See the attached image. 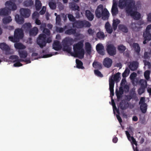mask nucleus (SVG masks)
<instances>
[{"label": "nucleus", "mask_w": 151, "mask_h": 151, "mask_svg": "<svg viewBox=\"0 0 151 151\" xmlns=\"http://www.w3.org/2000/svg\"><path fill=\"white\" fill-rule=\"evenodd\" d=\"M83 42L80 41L73 45L74 52L70 53L71 55L76 58L80 59L83 58L84 55V51L83 49Z\"/></svg>", "instance_id": "obj_1"}, {"label": "nucleus", "mask_w": 151, "mask_h": 151, "mask_svg": "<svg viewBox=\"0 0 151 151\" xmlns=\"http://www.w3.org/2000/svg\"><path fill=\"white\" fill-rule=\"evenodd\" d=\"M95 15L97 18H101L104 20H107L109 17V13L107 9L104 8L102 4L99 5L95 10Z\"/></svg>", "instance_id": "obj_2"}, {"label": "nucleus", "mask_w": 151, "mask_h": 151, "mask_svg": "<svg viewBox=\"0 0 151 151\" xmlns=\"http://www.w3.org/2000/svg\"><path fill=\"white\" fill-rule=\"evenodd\" d=\"M73 41L71 38L67 37L64 39L62 42L63 50L69 53H71L72 48L70 46L73 44Z\"/></svg>", "instance_id": "obj_3"}, {"label": "nucleus", "mask_w": 151, "mask_h": 151, "mask_svg": "<svg viewBox=\"0 0 151 151\" xmlns=\"http://www.w3.org/2000/svg\"><path fill=\"white\" fill-rule=\"evenodd\" d=\"M24 36L23 31L22 29L18 28L15 30L14 37L9 36V39L13 42H16L22 39Z\"/></svg>", "instance_id": "obj_4"}, {"label": "nucleus", "mask_w": 151, "mask_h": 151, "mask_svg": "<svg viewBox=\"0 0 151 151\" xmlns=\"http://www.w3.org/2000/svg\"><path fill=\"white\" fill-rule=\"evenodd\" d=\"M46 38V35L45 34H41L39 35L37 40V43L41 48H42L45 46L47 43H50L51 42L52 40L50 37L47 38V40Z\"/></svg>", "instance_id": "obj_5"}, {"label": "nucleus", "mask_w": 151, "mask_h": 151, "mask_svg": "<svg viewBox=\"0 0 151 151\" xmlns=\"http://www.w3.org/2000/svg\"><path fill=\"white\" fill-rule=\"evenodd\" d=\"M135 4L133 0H119V6L120 8L126 7V12Z\"/></svg>", "instance_id": "obj_6"}, {"label": "nucleus", "mask_w": 151, "mask_h": 151, "mask_svg": "<svg viewBox=\"0 0 151 151\" xmlns=\"http://www.w3.org/2000/svg\"><path fill=\"white\" fill-rule=\"evenodd\" d=\"M136 7L134 4L131 8L128 10L126 13L131 16L134 19L138 20L140 18V14L139 12L136 11Z\"/></svg>", "instance_id": "obj_7"}, {"label": "nucleus", "mask_w": 151, "mask_h": 151, "mask_svg": "<svg viewBox=\"0 0 151 151\" xmlns=\"http://www.w3.org/2000/svg\"><path fill=\"white\" fill-rule=\"evenodd\" d=\"M143 35L144 39L143 42V44H146L151 40V24L147 26L145 31L143 32Z\"/></svg>", "instance_id": "obj_8"}, {"label": "nucleus", "mask_w": 151, "mask_h": 151, "mask_svg": "<svg viewBox=\"0 0 151 151\" xmlns=\"http://www.w3.org/2000/svg\"><path fill=\"white\" fill-rule=\"evenodd\" d=\"M137 75V73L134 72L132 73L130 76V79L132 81V83L135 85L139 84L140 86L138 89V93L139 95L142 94V79L139 81V79L135 78Z\"/></svg>", "instance_id": "obj_9"}, {"label": "nucleus", "mask_w": 151, "mask_h": 151, "mask_svg": "<svg viewBox=\"0 0 151 151\" xmlns=\"http://www.w3.org/2000/svg\"><path fill=\"white\" fill-rule=\"evenodd\" d=\"M106 50L108 54L111 56H114L116 54V48L113 44H107Z\"/></svg>", "instance_id": "obj_10"}, {"label": "nucleus", "mask_w": 151, "mask_h": 151, "mask_svg": "<svg viewBox=\"0 0 151 151\" xmlns=\"http://www.w3.org/2000/svg\"><path fill=\"white\" fill-rule=\"evenodd\" d=\"M5 5L10 10H11L14 11L17 9V7L16 4L10 1H6L5 4Z\"/></svg>", "instance_id": "obj_11"}, {"label": "nucleus", "mask_w": 151, "mask_h": 151, "mask_svg": "<svg viewBox=\"0 0 151 151\" xmlns=\"http://www.w3.org/2000/svg\"><path fill=\"white\" fill-rule=\"evenodd\" d=\"M21 15L24 18H27L30 15V12L29 9L26 8H21L20 10Z\"/></svg>", "instance_id": "obj_12"}, {"label": "nucleus", "mask_w": 151, "mask_h": 151, "mask_svg": "<svg viewBox=\"0 0 151 151\" xmlns=\"http://www.w3.org/2000/svg\"><path fill=\"white\" fill-rule=\"evenodd\" d=\"M112 60L110 58L108 57L105 58L103 62V64L104 66L107 68L110 67L112 65Z\"/></svg>", "instance_id": "obj_13"}, {"label": "nucleus", "mask_w": 151, "mask_h": 151, "mask_svg": "<svg viewBox=\"0 0 151 151\" xmlns=\"http://www.w3.org/2000/svg\"><path fill=\"white\" fill-rule=\"evenodd\" d=\"M129 67L132 71H134L137 69L138 68L139 63L136 61H133L129 63Z\"/></svg>", "instance_id": "obj_14"}, {"label": "nucleus", "mask_w": 151, "mask_h": 151, "mask_svg": "<svg viewBox=\"0 0 151 151\" xmlns=\"http://www.w3.org/2000/svg\"><path fill=\"white\" fill-rule=\"evenodd\" d=\"M129 139V140L131 142L132 144L133 145L132 147L134 151H139L137 146V142L135 139L133 137L131 136Z\"/></svg>", "instance_id": "obj_15"}, {"label": "nucleus", "mask_w": 151, "mask_h": 151, "mask_svg": "<svg viewBox=\"0 0 151 151\" xmlns=\"http://www.w3.org/2000/svg\"><path fill=\"white\" fill-rule=\"evenodd\" d=\"M96 49L99 54L103 55L105 54V52L104 51V47L102 44L100 43L97 44L96 46Z\"/></svg>", "instance_id": "obj_16"}, {"label": "nucleus", "mask_w": 151, "mask_h": 151, "mask_svg": "<svg viewBox=\"0 0 151 151\" xmlns=\"http://www.w3.org/2000/svg\"><path fill=\"white\" fill-rule=\"evenodd\" d=\"M73 28H82L83 27V21L76 20L75 21L73 24Z\"/></svg>", "instance_id": "obj_17"}, {"label": "nucleus", "mask_w": 151, "mask_h": 151, "mask_svg": "<svg viewBox=\"0 0 151 151\" xmlns=\"http://www.w3.org/2000/svg\"><path fill=\"white\" fill-rule=\"evenodd\" d=\"M15 19L16 22L19 24H22L24 22V19L21 15L17 14L15 16Z\"/></svg>", "instance_id": "obj_18"}, {"label": "nucleus", "mask_w": 151, "mask_h": 151, "mask_svg": "<svg viewBox=\"0 0 151 151\" xmlns=\"http://www.w3.org/2000/svg\"><path fill=\"white\" fill-rule=\"evenodd\" d=\"M10 13V10L8 8L5 7L0 9V15L6 16Z\"/></svg>", "instance_id": "obj_19"}, {"label": "nucleus", "mask_w": 151, "mask_h": 151, "mask_svg": "<svg viewBox=\"0 0 151 151\" xmlns=\"http://www.w3.org/2000/svg\"><path fill=\"white\" fill-rule=\"evenodd\" d=\"M85 16L87 19L90 21H92L94 17V15L89 10H87L85 11Z\"/></svg>", "instance_id": "obj_20"}, {"label": "nucleus", "mask_w": 151, "mask_h": 151, "mask_svg": "<svg viewBox=\"0 0 151 151\" xmlns=\"http://www.w3.org/2000/svg\"><path fill=\"white\" fill-rule=\"evenodd\" d=\"M0 48L2 50L5 51L6 52H9L10 49L9 47L4 42L0 43Z\"/></svg>", "instance_id": "obj_21"}, {"label": "nucleus", "mask_w": 151, "mask_h": 151, "mask_svg": "<svg viewBox=\"0 0 151 151\" xmlns=\"http://www.w3.org/2000/svg\"><path fill=\"white\" fill-rule=\"evenodd\" d=\"M32 27V25L31 23H25L24 24L22 27V29L24 31L27 32L30 30Z\"/></svg>", "instance_id": "obj_22"}, {"label": "nucleus", "mask_w": 151, "mask_h": 151, "mask_svg": "<svg viewBox=\"0 0 151 151\" xmlns=\"http://www.w3.org/2000/svg\"><path fill=\"white\" fill-rule=\"evenodd\" d=\"M61 48V46L60 42L58 40L54 42L53 44V49L55 50L58 51Z\"/></svg>", "instance_id": "obj_23"}, {"label": "nucleus", "mask_w": 151, "mask_h": 151, "mask_svg": "<svg viewBox=\"0 0 151 151\" xmlns=\"http://www.w3.org/2000/svg\"><path fill=\"white\" fill-rule=\"evenodd\" d=\"M38 32V29L36 27H34L30 30L29 31L30 36H35L37 35Z\"/></svg>", "instance_id": "obj_24"}, {"label": "nucleus", "mask_w": 151, "mask_h": 151, "mask_svg": "<svg viewBox=\"0 0 151 151\" xmlns=\"http://www.w3.org/2000/svg\"><path fill=\"white\" fill-rule=\"evenodd\" d=\"M105 28L108 33L111 34L113 32L112 28L109 22H106L105 24Z\"/></svg>", "instance_id": "obj_25"}, {"label": "nucleus", "mask_w": 151, "mask_h": 151, "mask_svg": "<svg viewBox=\"0 0 151 151\" xmlns=\"http://www.w3.org/2000/svg\"><path fill=\"white\" fill-rule=\"evenodd\" d=\"M111 12L113 16H116L118 13V10L116 4H114L113 5Z\"/></svg>", "instance_id": "obj_26"}, {"label": "nucleus", "mask_w": 151, "mask_h": 151, "mask_svg": "<svg viewBox=\"0 0 151 151\" xmlns=\"http://www.w3.org/2000/svg\"><path fill=\"white\" fill-rule=\"evenodd\" d=\"M129 103L128 102H126L125 101H121L119 104V106L121 109L122 110H125L126 109L128 106Z\"/></svg>", "instance_id": "obj_27"}, {"label": "nucleus", "mask_w": 151, "mask_h": 151, "mask_svg": "<svg viewBox=\"0 0 151 151\" xmlns=\"http://www.w3.org/2000/svg\"><path fill=\"white\" fill-rule=\"evenodd\" d=\"M69 7L70 9L72 10L79 11L80 8L79 6L75 3H70V4Z\"/></svg>", "instance_id": "obj_28"}, {"label": "nucleus", "mask_w": 151, "mask_h": 151, "mask_svg": "<svg viewBox=\"0 0 151 151\" xmlns=\"http://www.w3.org/2000/svg\"><path fill=\"white\" fill-rule=\"evenodd\" d=\"M109 89L110 91L114 90V81L113 80V77H111L109 80Z\"/></svg>", "instance_id": "obj_29"}, {"label": "nucleus", "mask_w": 151, "mask_h": 151, "mask_svg": "<svg viewBox=\"0 0 151 151\" xmlns=\"http://www.w3.org/2000/svg\"><path fill=\"white\" fill-rule=\"evenodd\" d=\"M12 20L11 17L10 16H9L3 18L2 19V22L4 24H6L9 23L12 21Z\"/></svg>", "instance_id": "obj_30"}, {"label": "nucleus", "mask_w": 151, "mask_h": 151, "mask_svg": "<svg viewBox=\"0 0 151 151\" xmlns=\"http://www.w3.org/2000/svg\"><path fill=\"white\" fill-rule=\"evenodd\" d=\"M42 6V4L40 1L39 0H35V6L36 10L37 11H39L41 9Z\"/></svg>", "instance_id": "obj_31"}, {"label": "nucleus", "mask_w": 151, "mask_h": 151, "mask_svg": "<svg viewBox=\"0 0 151 151\" xmlns=\"http://www.w3.org/2000/svg\"><path fill=\"white\" fill-rule=\"evenodd\" d=\"M76 67L79 69H83L84 68L83 66V63L80 60L78 59H76Z\"/></svg>", "instance_id": "obj_32"}, {"label": "nucleus", "mask_w": 151, "mask_h": 151, "mask_svg": "<svg viewBox=\"0 0 151 151\" xmlns=\"http://www.w3.org/2000/svg\"><path fill=\"white\" fill-rule=\"evenodd\" d=\"M19 53L20 57L22 58H26L28 55L26 51L22 50L19 51Z\"/></svg>", "instance_id": "obj_33"}, {"label": "nucleus", "mask_w": 151, "mask_h": 151, "mask_svg": "<svg viewBox=\"0 0 151 151\" xmlns=\"http://www.w3.org/2000/svg\"><path fill=\"white\" fill-rule=\"evenodd\" d=\"M120 23V20L117 19L113 20L112 26L113 29L114 31L116 29L117 26Z\"/></svg>", "instance_id": "obj_34"}, {"label": "nucleus", "mask_w": 151, "mask_h": 151, "mask_svg": "<svg viewBox=\"0 0 151 151\" xmlns=\"http://www.w3.org/2000/svg\"><path fill=\"white\" fill-rule=\"evenodd\" d=\"M119 28L120 30L125 33H127L128 31L127 27L124 24H119Z\"/></svg>", "instance_id": "obj_35"}, {"label": "nucleus", "mask_w": 151, "mask_h": 151, "mask_svg": "<svg viewBox=\"0 0 151 151\" xmlns=\"http://www.w3.org/2000/svg\"><path fill=\"white\" fill-rule=\"evenodd\" d=\"M15 47L17 49H25L26 47L22 44L20 43H16L14 44Z\"/></svg>", "instance_id": "obj_36"}, {"label": "nucleus", "mask_w": 151, "mask_h": 151, "mask_svg": "<svg viewBox=\"0 0 151 151\" xmlns=\"http://www.w3.org/2000/svg\"><path fill=\"white\" fill-rule=\"evenodd\" d=\"M76 32V29L71 28L67 30L65 32L66 34L71 35L75 34Z\"/></svg>", "instance_id": "obj_37"}, {"label": "nucleus", "mask_w": 151, "mask_h": 151, "mask_svg": "<svg viewBox=\"0 0 151 151\" xmlns=\"http://www.w3.org/2000/svg\"><path fill=\"white\" fill-rule=\"evenodd\" d=\"M93 67L95 68L101 69L102 68L101 64L98 62H93L92 64Z\"/></svg>", "instance_id": "obj_38"}, {"label": "nucleus", "mask_w": 151, "mask_h": 151, "mask_svg": "<svg viewBox=\"0 0 151 151\" xmlns=\"http://www.w3.org/2000/svg\"><path fill=\"white\" fill-rule=\"evenodd\" d=\"M86 50L87 53L89 54L91 51V47L90 43L89 42H87L85 43Z\"/></svg>", "instance_id": "obj_39"}, {"label": "nucleus", "mask_w": 151, "mask_h": 151, "mask_svg": "<svg viewBox=\"0 0 151 151\" xmlns=\"http://www.w3.org/2000/svg\"><path fill=\"white\" fill-rule=\"evenodd\" d=\"M132 45L135 51L137 53H139L140 51V47L139 44L137 43H134Z\"/></svg>", "instance_id": "obj_40"}, {"label": "nucleus", "mask_w": 151, "mask_h": 151, "mask_svg": "<svg viewBox=\"0 0 151 151\" xmlns=\"http://www.w3.org/2000/svg\"><path fill=\"white\" fill-rule=\"evenodd\" d=\"M33 4V1L32 0H27L24 2V6L26 7L31 6Z\"/></svg>", "instance_id": "obj_41"}, {"label": "nucleus", "mask_w": 151, "mask_h": 151, "mask_svg": "<svg viewBox=\"0 0 151 151\" xmlns=\"http://www.w3.org/2000/svg\"><path fill=\"white\" fill-rule=\"evenodd\" d=\"M96 36L99 39H104L105 37L104 32L100 31L97 33Z\"/></svg>", "instance_id": "obj_42"}, {"label": "nucleus", "mask_w": 151, "mask_h": 151, "mask_svg": "<svg viewBox=\"0 0 151 151\" xmlns=\"http://www.w3.org/2000/svg\"><path fill=\"white\" fill-rule=\"evenodd\" d=\"M143 62L144 63L145 66L144 67V68L146 69L147 68V69H149L151 67V65L150 63L148 61L146 60H143Z\"/></svg>", "instance_id": "obj_43"}, {"label": "nucleus", "mask_w": 151, "mask_h": 151, "mask_svg": "<svg viewBox=\"0 0 151 151\" xmlns=\"http://www.w3.org/2000/svg\"><path fill=\"white\" fill-rule=\"evenodd\" d=\"M118 50L121 53H122L124 52L126 49V47L122 45H119L118 46Z\"/></svg>", "instance_id": "obj_44"}, {"label": "nucleus", "mask_w": 151, "mask_h": 151, "mask_svg": "<svg viewBox=\"0 0 151 151\" xmlns=\"http://www.w3.org/2000/svg\"><path fill=\"white\" fill-rule=\"evenodd\" d=\"M150 70H147L144 73V76L145 78L147 81H149L150 80Z\"/></svg>", "instance_id": "obj_45"}, {"label": "nucleus", "mask_w": 151, "mask_h": 151, "mask_svg": "<svg viewBox=\"0 0 151 151\" xmlns=\"http://www.w3.org/2000/svg\"><path fill=\"white\" fill-rule=\"evenodd\" d=\"M67 27L66 26H65L63 28L60 27H56L55 28V31L57 32L60 33H62L63 32Z\"/></svg>", "instance_id": "obj_46"}, {"label": "nucleus", "mask_w": 151, "mask_h": 151, "mask_svg": "<svg viewBox=\"0 0 151 151\" xmlns=\"http://www.w3.org/2000/svg\"><path fill=\"white\" fill-rule=\"evenodd\" d=\"M129 72V69L128 68H126L124 72L122 73V77L124 78L127 77L128 76Z\"/></svg>", "instance_id": "obj_47"}, {"label": "nucleus", "mask_w": 151, "mask_h": 151, "mask_svg": "<svg viewBox=\"0 0 151 151\" xmlns=\"http://www.w3.org/2000/svg\"><path fill=\"white\" fill-rule=\"evenodd\" d=\"M91 25V24L88 21L86 20L83 21V27H89Z\"/></svg>", "instance_id": "obj_48"}, {"label": "nucleus", "mask_w": 151, "mask_h": 151, "mask_svg": "<svg viewBox=\"0 0 151 151\" xmlns=\"http://www.w3.org/2000/svg\"><path fill=\"white\" fill-rule=\"evenodd\" d=\"M116 93L117 99H119L122 98V95L124 93L120 92L119 91H118L117 89H116Z\"/></svg>", "instance_id": "obj_49"}, {"label": "nucleus", "mask_w": 151, "mask_h": 151, "mask_svg": "<svg viewBox=\"0 0 151 151\" xmlns=\"http://www.w3.org/2000/svg\"><path fill=\"white\" fill-rule=\"evenodd\" d=\"M49 6L52 9H55L56 8V4L52 1L50 2L49 3Z\"/></svg>", "instance_id": "obj_50"}, {"label": "nucleus", "mask_w": 151, "mask_h": 151, "mask_svg": "<svg viewBox=\"0 0 151 151\" xmlns=\"http://www.w3.org/2000/svg\"><path fill=\"white\" fill-rule=\"evenodd\" d=\"M147 104H143L142 102V113H145L147 109Z\"/></svg>", "instance_id": "obj_51"}, {"label": "nucleus", "mask_w": 151, "mask_h": 151, "mask_svg": "<svg viewBox=\"0 0 151 151\" xmlns=\"http://www.w3.org/2000/svg\"><path fill=\"white\" fill-rule=\"evenodd\" d=\"M95 74L97 76L102 78L103 77V76L101 73L98 70H94Z\"/></svg>", "instance_id": "obj_52"}, {"label": "nucleus", "mask_w": 151, "mask_h": 151, "mask_svg": "<svg viewBox=\"0 0 151 151\" xmlns=\"http://www.w3.org/2000/svg\"><path fill=\"white\" fill-rule=\"evenodd\" d=\"M111 103H112V105L113 106V110H114L115 109L116 110V112L117 113L119 114V110L118 109H117L116 107L115 104L114 102V100L112 98L111 99Z\"/></svg>", "instance_id": "obj_53"}, {"label": "nucleus", "mask_w": 151, "mask_h": 151, "mask_svg": "<svg viewBox=\"0 0 151 151\" xmlns=\"http://www.w3.org/2000/svg\"><path fill=\"white\" fill-rule=\"evenodd\" d=\"M147 80L142 79V93H143V88H145L147 86Z\"/></svg>", "instance_id": "obj_54"}, {"label": "nucleus", "mask_w": 151, "mask_h": 151, "mask_svg": "<svg viewBox=\"0 0 151 151\" xmlns=\"http://www.w3.org/2000/svg\"><path fill=\"white\" fill-rule=\"evenodd\" d=\"M43 33L45 34V35H47V36H49L50 34V31L49 29L47 28H44L43 31Z\"/></svg>", "instance_id": "obj_55"}, {"label": "nucleus", "mask_w": 151, "mask_h": 151, "mask_svg": "<svg viewBox=\"0 0 151 151\" xmlns=\"http://www.w3.org/2000/svg\"><path fill=\"white\" fill-rule=\"evenodd\" d=\"M68 17L70 21L74 22L75 21L76 19L71 14H69L68 15Z\"/></svg>", "instance_id": "obj_56"}, {"label": "nucleus", "mask_w": 151, "mask_h": 151, "mask_svg": "<svg viewBox=\"0 0 151 151\" xmlns=\"http://www.w3.org/2000/svg\"><path fill=\"white\" fill-rule=\"evenodd\" d=\"M120 74V73L118 72L114 75L113 78V80L115 81H117L119 78Z\"/></svg>", "instance_id": "obj_57"}, {"label": "nucleus", "mask_w": 151, "mask_h": 151, "mask_svg": "<svg viewBox=\"0 0 151 151\" xmlns=\"http://www.w3.org/2000/svg\"><path fill=\"white\" fill-rule=\"evenodd\" d=\"M61 19L60 15H58L56 17V24L59 25L60 23Z\"/></svg>", "instance_id": "obj_58"}, {"label": "nucleus", "mask_w": 151, "mask_h": 151, "mask_svg": "<svg viewBox=\"0 0 151 151\" xmlns=\"http://www.w3.org/2000/svg\"><path fill=\"white\" fill-rule=\"evenodd\" d=\"M46 10V8L45 6H43L40 12L39 13L41 15L44 14Z\"/></svg>", "instance_id": "obj_59"}, {"label": "nucleus", "mask_w": 151, "mask_h": 151, "mask_svg": "<svg viewBox=\"0 0 151 151\" xmlns=\"http://www.w3.org/2000/svg\"><path fill=\"white\" fill-rule=\"evenodd\" d=\"M15 63H14L13 65V66L14 67H19L22 66V64L20 62H15Z\"/></svg>", "instance_id": "obj_60"}, {"label": "nucleus", "mask_w": 151, "mask_h": 151, "mask_svg": "<svg viewBox=\"0 0 151 151\" xmlns=\"http://www.w3.org/2000/svg\"><path fill=\"white\" fill-rule=\"evenodd\" d=\"M126 82V81L125 79L123 78L121 82L120 86H124L125 85V83Z\"/></svg>", "instance_id": "obj_61"}, {"label": "nucleus", "mask_w": 151, "mask_h": 151, "mask_svg": "<svg viewBox=\"0 0 151 151\" xmlns=\"http://www.w3.org/2000/svg\"><path fill=\"white\" fill-rule=\"evenodd\" d=\"M125 91L128 92L129 90V87L127 85H125L123 86Z\"/></svg>", "instance_id": "obj_62"}, {"label": "nucleus", "mask_w": 151, "mask_h": 151, "mask_svg": "<svg viewBox=\"0 0 151 151\" xmlns=\"http://www.w3.org/2000/svg\"><path fill=\"white\" fill-rule=\"evenodd\" d=\"M147 20L148 21L151 22V12L147 15Z\"/></svg>", "instance_id": "obj_63"}, {"label": "nucleus", "mask_w": 151, "mask_h": 151, "mask_svg": "<svg viewBox=\"0 0 151 151\" xmlns=\"http://www.w3.org/2000/svg\"><path fill=\"white\" fill-rule=\"evenodd\" d=\"M35 23L37 25H40L41 24V22L38 19H36Z\"/></svg>", "instance_id": "obj_64"}]
</instances>
